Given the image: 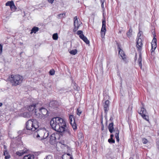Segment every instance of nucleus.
Wrapping results in <instances>:
<instances>
[{
    "mask_svg": "<svg viewBox=\"0 0 159 159\" xmlns=\"http://www.w3.org/2000/svg\"><path fill=\"white\" fill-rule=\"evenodd\" d=\"M50 124L53 129L61 133L65 130L66 127L65 121L59 117L53 118L50 121Z\"/></svg>",
    "mask_w": 159,
    "mask_h": 159,
    "instance_id": "f257e3e1",
    "label": "nucleus"
},
{
    "mask_svg": "<svg viewBox=\"0 0 159 159\" xmlns=\"http://www.w3.org/2000/svg\"><path fill=\"white\" fill-rule=\"evenodd\" d=\"M36 104H33V105H29L27 107H25V109H27V110L29 111L30 112H32L34 114V111L35 110L36 111V109H35Z\"/></svg>",
    "mask_w": 159,
    "mask_h": 159,
    "instance_id": "2eb2a0df",
    "label": "nucleus"
},
{
    "mask_svg": "<svg viewBox=\"0 0 159 159\" xmlns=\"http://www.w3.org/2000/svg\"><path fill=\"white\" fill-rule=\"evenodd\" d=\"M102 5H101V7L103 8H104V3L103 1H102Z\"/></svg>",
    "mask_w": 159,
    "mask_h": 159,
    "instance_id": "79ce46f5",
    "label": "nucleus"
},
{
    "mask_svg": "<svg viewBox=\"0 0 159 159\" xmlns=\"http://www.w3.org/2000/svg\"><path fill=\"white\" fill-rule=\"evenodd\" d=\"M155 37V35L154 36ZM152 49L151 53L153 52L155 50L157 47V39L154 37L153 38L151 43Z\"/></svg>",
    "mask_w": 159,
    "mask_h": 159,
    "instance_id": "4468645a",
    "label": "nucleus"
},
{
    "mask_svg": "<svg viewBox=\"0 0 159 159\" xmlns=\"http://www.w3.org/2000/svg\"><path fill=\"white\" fill-rule=\"evenodd\" d=\"M109 101L108 100L105 101V104L104 105V109L105 112L107 111L109 109Z\"/></svg>",
    "mask_w": 159,
    "mask_h": 159,
    "instance_id": "a211bd4d",
    "label": "nucleus"
},
{
    "mask_svg": "<svg viewBox=\"0 0 159 159\" xmlns=\"http://www.w3.org/2000/svg\"><path fill=\"white\" fill-rule=\"evenodd\" d=\"M70 53L73 55H75L77 52V51L76 49H73L72 50L70 51L69 52Z\"/></svg>",
    "mask_w": 159,
    "mask_h": 159,
    "instance_id": "bb28decb",
    "label": "nucleus"
},
{
    "mask_svg": "<svg viewBox=\"0 0 159 159\" xmlns=\"http://www.w3.org/2000/svg\"><path fill=\"white\" fill-rule=\"evenodd\" d=\"M59 135L57 133H54L52 134L50 137V143L52 145L55 144L56 142V139H59Z\"/></svg>",
    "mask_w": 159,
    "mask_h": 159,
    "instance_id": "0eeeda50",
    "label": "nucleus"
},
{
    "mask_svg": "<svg viewBox=\"0 0 159 159\" xmlns=\"http://www.w3.org/2000/svg\"><path fill=\"white\" fill-rule=\"evenodd\" d=\"M108 129L110 132L111 133L114 132L115 133V136L116 139V141L119 142V131L118 129H114L113 127V123H111L109 124L108 126Z\"/></svg>",
    "mask_w": 159,
    "mask_h": 159,
    "instance_id": "423d86ee",
    "label": "nucleus"
},
{
    "mask_svg": "<svg viewBox=\"0 0 159 159\" xmlns=\"http://www.w3.org/2000/svg\"><path fill=\"white\" fill-rule=\"evenodd\" d=\"M141 33L142 32L140 31L138 34L139 38L137 40L136 46L138 50H141L142 46V40L141 36Z\"/></svg>",
    "mask_w": 159,
    "mask_h": 159,
    "instance_id": "6e6552de",
    "label": "nucleus"
},
{
    "mask_svg": "<svg viewBox=\"0 0 159 159\" xmlns=\"http://www.w3.org/2000/svg\"><path fill=\"white\" fill-rule=\"evenodd\" d=\"M62 159H73L69 154H65L62 156Z\"/></svg>",
    "mask_w": 159,
    "mask_h": 159,
    "instance_id": "aec40b11",
    "label": "nucleus"
},
{
    "mask_svg": "<svg viewBox=\"0 0 159 159\" xmlns=\"http://www.w3.org/2000/svg\"><path fill=\"white\" fill-rule=\"evenodd\" d=\"M49 73L50 75H53L55 74V71L54 70L52 69L49 71Z\"/></svg>",
    "mask_w": 159,
    "mask_h": 159,
    "instance_id": "72a5a7b5",
    "label": "nucleus"
},
{
    "mask_svg": "<svg viewBox=\"0 0 159 159\" xmlns=\"http://www.w3.org/2000/svg\"><path fill=\"white\" fill-rule=\"evenodd\" d=\"M52 157L50 155L48 156L44 159H52Z\"/></svg>",
    "mask_w": 159,
    "mask_h": 159,
    "instance_id": "c9c22d12",
    "label": "nucleus"
},
{
    "mask_svg": "<svg viewBox=\"0 0 159 159\" xmlns=\"http://www.w3.org/2000/svg\"><path fill=\"white\" fill-rule=\"evenodd\" d=\"M65 14L64 13L60 14L57 15L58 18L60 19L65 17Z\"/></svg>",
    "mask_w": 159,
    "mask_h": 159,
    "instance_id": "c756f323",
    "label": "nucleus"
},
{
    "mask_svg": "<svg viewBox=\"0 0 159 159\" xmlns=\"http://www.w3.org/2000/svg\"><path fill=\"white\" fill-rule=\"evenodd\" d=\"M50 3H52L53 1L54 0H47Z\"/></svg>",
    "mask_w": 159,
    "mask_h": 159,
    "instance_id": "a19ab883",
    "label": "nucleus"
},
{
    "mask_svg": "<svg viewBox=\"0 0 159 159\" xmlns=\"http://www.w3.org/2000/svg\"><path fill=\"white\" fill-rule=\"evenodd\" d=\"M28 151V150L26 148H24L22 150H21L19 151L16 152V155L19 156H21L24 154L26 153Z\"/></svg>",
    "mask_w": 159,
    "mask_h": 159,
    "instance_id": "dca6fc26",
    "label": "nucleus"
},
{
    "mask_svg": "<svg viewBox=\"0 0 159 159\" xmlns=\"http://www.w3.org/2000/svg\"><path fill=\"white\" fill-rule=\"evenodd\" d=\"M101 124H102V127L101 128V130H103L104 129V125H103L102 123V122H101Z\"/></svg>",
    "mask_w": 159,
    "mask_h": 159,
    "instance_id": "37998d69",
    "label": "nucleus"
},
{
    "mask_svg": "<svg viewBox=\"0 0 159 159\" xmlns=\"http://www.w3.org/2000/svg\"><path fill=\"white\" fill-rule=\"evenodd\" d=\"M119 54L124 60H125V55L122 50L120 49L119 51Z\"/></svg>",
    "mask_w": 159,
    "mask_h": 159,
    "instance_id": "6ab92c4d",
    "label": "nucleus"
},
{
    "mask_svg": "<svg viewBox=\"0 0 159 159\" xmlns=\"http://www.w3.org/2000/svg\"><path fill=\"white\" fill-rule=\"evenodd\" d=\"M132 29L131 28H130L128 32H127L126 34L127 36L129 37H130L132 35Z\"/></svg>",
    "mask_w": 159,
    "mask_h": 159,
    "instance_id": "a878e982",
    "label": "nucleus"
},
{
    "mask_svg": "<svg viewBox=\"0 0 159 159\" xmlns=\"http://www.w3.org/2000/svg\"><path fill=\"white\" fill-rule=\"evenodd\" d=\"M39 127L38 122L35 119L29 120L26 123V129L29 132V134L34 133V131Z\"/></svg>",
    "mask_w": 159,
    "mask_h": 159,
    "instance_id": "f03ea898",
    "label": "nucleus"
},
{
    "mask_svg": "<svg viewBox=\"0 0 159 159\" xmlns=\"http://www.w3.org/2000/svg\"><path fill=\"white\" fill-rule=\"evenodd\" d=\"M108 142L109 143H114L115 142V141L113 139H111V138H110V139H108Z\"/></svg>",
    "mask_w": 159,
    "mask_h": 159,
    "instance_id": "473e14b6",
    "label": "nucleus"
},
{
    "mask_svg": "<svg viewBox=\"0 0 159 159\" xmlns=\"http://www.w3.org/2000/svg\"><path fill=\"white\" fill-rule=\"evenodd\" d=\"M5 156V159H9L10 157V156L9 155H6Z\"/></svg>",
    "mask_w": 159,
    "mask_h": 159,
    "instance_id": "ea45409f",
    "label": "nucleus"
},
{
    "mask_svg": "<svg viewBox=\"0 0 159 159\" xmlns=\"http://www.w3.org/2000/svg\"><path fill=\"white\" fill-rule=\"evenodd\" d=\"M58 38V34L57 33L53 34L52 39L54 40H57Z\"/></svg>",
    "mask_w": 159,
    "mask_h": 159,
    "instance_id": "c85d7f7f",
    "label": "nucleus"
},
{
    "mask_svg": "<svg viewBox=\"0 0 159 159\" xmlns=\"http://www.w3.org/2000/svg\"><path fill=\"white\" fill-rule=\"evenodd\" d=\"M138 62L139 63V65L141 69H142V57H141V53H140L139 56V57L138 59Z\"/></svg>",
    "mask_w": 159,
    "mask_h": 159,
    "instance_id": "4be33fe9",
    "label": "nucleus"
},
{
    "mask_svg": "<svg viewBox=\"0 0 159 159\" xmlns=\"http://www.w3.org/2000/svg\"><path fill=\"white\" fill-rule=\"evenodd\" d=\"M77 34L79 36L80 38L83 40L86 44H89V41L88 40L86 37L83 34V31L81 30H79L77 31Z\"/></svg>",
    "mask_w": 159,
    "mask_h": 159,
    "instance_id": "9d476101",
    "label": "nucleus"
},
{
    "mask_svg": "<svg viewBox=\"0 0 159 159\" xmlns=\"http://www.w3.org/2000/svg\"><path fill=\"white\" fill-rule=\"evenodd\" d=\"M146 111L143 107L141 108V111L139 112V114L141 115L144 119L149 121V117L148 116L146 115Z\"/></svg>",
    "mask_w": 159,
    "mask_h": 159,
    "instance_id": "f8f14e48",
    "label": "nucleus"
},
{
    "mask_svg": "<svg viewBox=\"0 0 159 159\" xmlns=\"http://www.w3.org/2000/svg\"><path fill=\"white\" fill-rule=\"evenodd\" d=\"M9 155L8 154V152L7 150H5L4 151L3 155L4 156H6V155Z\"/></svg>",
    "mask_w": 159,
    "mask_h": 159,
    "instance_id": "e433bc0d",
    "label": "nucleus"
},
{
    "mask_svg": "<svg viewBox=\"0 0 159 159\" xmlns=\"http://www.w3.org/2000/svg\"><path fill=\"white\" fill-rule=\"evenodd\" d=\"M81 23L79 21L77 16H75L74 18V28L73 29L74 31H76L78 30L80 26Z\"/></svg>",
    "mask_w": 159,
    "mask_h": 159,
    "instance_id": "9b49d317",
    "label": "nucleus"
},
{
    "mask_svg": "<svg viewBox=\"0 0 159 159\" xmlns=\"http://www.w3.org/2000/svg\"><path fill=\"white\" fill-rule=\"evenodd\" d=\"M12 85L16 86L20 84L23 80V76L19 75H12L9 78Z\"/></svg>",
    "mask_w": 159,
    "mask_h": 159,
    "instance_id": "20e7f679",
    "label": "nucleus"
},
{
    "mask_svg": "<svg viewBox=\"0 0 159 159\" xmlns=\"http://www.w3.org/2000/svg\"><path fill=\"white\" fill-rule=\"evenodd\" d=\"M106 19L104 18L102 21V26L101 31V36L102 38H104L106 31Z\"/></svg>",
    "mask_w": 159,
    "mask_h": 159,
    "instance_id": "1a4fd4ad",
    "label": "nucleus"
},
{
    "mask_svg": "<svg viewBox=\"0 0 159 159\" xmlns=\"http://www.w3.org/2000/svg\"><path fill=\"white\" fill-rule=\"evenodd\" d=\"M114 135L113 134H111L110 135L111 138L113 139V137Z\"/></svg>",
    "mask_w": 159,
    "mask_h": 159,
    "instance_id": "c03bdc74",
    "label": "nucleus"
},
{
    "mask_svg": "<svg viewBox=\"0 0 159 159\" xmlns=\"http://www.w3.org/2000/svg\"><path fill=\"white\" fill-rule=\"evenodd\" d=\"M34 115L37 118L41 119H43L48 117L49 116V113L47 110L43 107H42L39 109V111H34Z\"/></svg>",
    "mask_w": 159,
    "mask_h": 159,
    "instance_id": "39448f33",
    "label": "nucleus"
},
{
    "mask_svg": "<svg viewBox=\"0 0 159 159\" xmlns=\"http://www.w3.org/2000/svg\"><path fill=\"white\" fill-rule=\"evenodd\" d=\"M103 1V3L104 2V0H101V2L102 3V1Z\"/></svg>",
    "mask_w": 159,
    "mask_h": 159,
    "instance_id": "49530a36",
    "label": "nucleus"
},
{
    "mask_svg": "<svg viewBox=\"0 0 159 159\" xmlns=\"http://www.w3.org/2000/svg\"><path fill=\"white\" fill-rule=\"evenodd\" d=\"M48 136V132L44 128L39 129L36 131L34 132L33 136L35 138L40 139H45Z\"/></svg>",
    "mask_w": 159,
    "mask_h": 159,
    "instance_id": "7ed1b4c3",
    "label": "nucleus"
},
{
    "mask_svg": "<svg viewBox=\"0 0 159 159\" xmlns=\"http://www.w3.org/2000/svg\"><path fill=\"white\" fill-rule=\"evenodd\" d=\"M34 156L33 154H29L25 156L23 159H34Z\"/></svg>",
    "mask_w": 159,
    "mask_h": 159,
    "instance_id": "412c9836",
    "label": "nucleus"
},
{
    "mask_svg": "<svg viewBox=\"0 0 159 159\" xmlns=\"http://www.w3.org/2000/svg\"><path fill=\"white\" fill-rule=\"evenodd\" d=\"M57 102L56 101H52L50 103V106L52 107L53 108L57 107Z\"/></svg>",
    "mask_w": 159,
    "mask_h": 159,
    "instance_id": "5701e85b",
    "label": "nucleus"
},
{
    "mask_svg": "<svg viewBox=\"0 0 159 159\" xmlns=\"http://www.w3.org/2000/svg\"><path fill=\"white\" fill-rule=\"evenodd\" d=\"M81 111L79 109H77V114L79 116L80 115L81 113Z\"/></svg>",
    "mask_w": 159,
    "mask_h": 159,
    "instance_id": "58836bf2",
    "label": "nucleus"
},
{
    "mask_svg": "<svg viewBox=\"0 0 159 159\" xmlns=\"http://www.w3.org/2000/svg\"><path fill=\"white\" fill-rule=\"evenodd\" d=\"M142 141L143 143L144 144H146L148 142V141L147 139L144 138L142 139Z\"/></svg>",
    "mask_w": 159,
    "mask_h": 159,
    "instance_id": "2f4dec72",
    "label": "nucleus"
},
{
    "mask_svg": "<svg viewBox=\"0 0 159 159\" xmlns=\"http://www.w3.org/2000/svg\"><path fill=\"white\" fill-rule=\"evenodd\" d=\"M78 137L80 139H81L83 138V135L82 133L80 132L78 134Z\"/></svg>",
    "mask_w": 159,
    "mask_h": 159,
    "instance_id": "7c9ffc66",
    "label": "nucleus"
},
{
    "mask_svg": "<svg viewBox=\"0 0 159 159\" xmlns=\"http://www.w3.org/2000/svg\"><path fill=\"white\" fill-rule=\"evenodd\" d=\"M32 114L30 112H25L20 114V116L25 118H29L31 116Z\"/></svg>",
    "mask_w": 159,
    "mask_h": 159,
    "instance_id": "f3484780",
    "label": "nucleus"
},
{
    "mask_svg": "<svg viewBox=\"0 0 159 159\" xmlns=\"http://www.w3.org/2000/svg\"><path fill=\"white\" fill-rule=\"evenodd\" d=\"M129 159H133L132 158H129Z\"/></svg>",
    "mask_w": 159,
    "mask_h": 159,
    "instance_id": "de8ad7c7",
    "label": "nucleus"
},
{
    "mask_svg": "<svg viewBox=\"0 0 159 159\" xmlns=\"http://www.w3.org/2000/svg\"><path fill=\"white\" fill-rule=\"evenodd\" d=\"M63 133L65 134L66 135H70L71 134L70 131L69 130L66 129V127L65 130Z\"/></svg>",
    "mask_w": 159,
    "mask_h": 159,
    "instance_id": "393cba45",
    "label": "nucleus"
},
{
    "mask_svg": "<svg viewBox=\"0 0 159 159\" xmlns=\"http://www.w3.org/2000/svg\"><path fill=\"white\" fill-rule=\"evenodd\" d=\"M13 3L14 2L13 1H8L6 3L5 5L6 6H9L10 7Z\"/></svg>",
    "mask_w": 159,
    "mask_h": 159,
    "instance_id": "cd10ccee",
    "label": "nucleus"
},
{
    "mask_svg": "<svg viewBox=\"0 0 159 159\" xmlns=\"http://www.w3.org/2000/svg\"><path fill=\"white\" fill-rule=\"evenodd\" d=\"M69 120L70 124L72 126L73 129L74 130H76L77 129V126L73 115H70L69 116Z\"/></svg>",
    "mask_w": 159,
    "mask_h": 159,
    "instance_id": "ddd939ff",
    "label": "nucleus"
},
{
    "mask_svg": "<svg viewBox=\"0 0 159 159\" xmlns=\"http://www.w3.org/2000/svg\"><path fill=\"white\" fill-rule=\"evenodd\" d=\"M2 103L1 102H0V107L2 106Z\"/></svg>",
    "mask_w": 159,
    "mask_h": 159,
    "instance_id": "a18cd8bd",
    "label": "nucleus"
},
{
    "mask_svg": "<svg viewBox=\"0 0 159 159\" xmlns=\"http://www.w3.org/2000/svg\"><path fill=\"white\" fill-rule=\"evenodd\" d=\"M39 30V28L38 27L34 26L32 29L30 33L32 34L33 33H35Z\"/></svg>",
    "mask_w": 159,
    "mask_h": 159,
    "instance_id": "b1692460",
    "label": "nucleus"
},
{
    "mask_svg": "<svg viewBox=\"0 0 159 159\" xmlns=\"http://www.w3.org/2000/svg\"><path fill=\"white\" fill-rule=\"evenodd\" d=\"M10 8L11 10H12V9L15 10L16 9V7L15 6L14 3H13V4H12L11 6L10 7Z\"/></svg>",
    "mask_w": 159,
    "mask_h": 159,
    "instance_id": "f704fd0d",
    "label": "nucleus"
},
{
    "mask_svg": "<svg viewBox=\"0 0 159 159\" xmlns=\"http://www.w3.org/2000/svg\"><path fill=\"white\" fill-rule=\"evenodd\" d=\"M2 45L0 44V55L1 54L2 52Z\"/></svg>",
    "mask_w": 159,
    "mask_h": 159,
    "instance_id": "4c0bfd02",
    "label": "nucleus"
}]
</instances>
